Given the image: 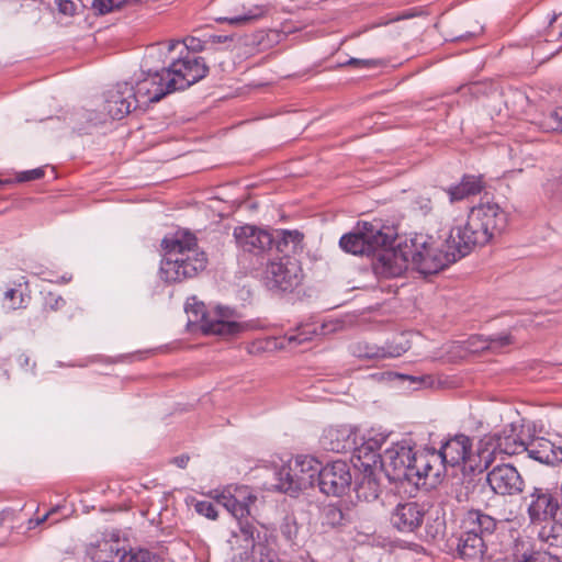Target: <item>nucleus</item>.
I'll list each match as a JSON object with an SVG mask.
<instances>
[{
	"label": "nucleus",
	"mask_w": 562,
	"mask_h": 562,
	"mask_svg": "<svg viewBox=\"0 0 562 562\" xmlns=\"http://www.w3.org/2000/svg\"><path fill=\"white\" fill-rule=\"evenodd\" d=\"M518 427L510 423L501 431L486 435L480 440V445L487 453H492V458L496 452L507 456H515L525 452L526 443L517 432Z\"/></svg>",
	"instance_id": "12"
},
{
	"label": "nucleus",
	"mask_w": 562,
	"mask_h": 562,
	"mask_svg": "<svg viewBox=\"0 0 562 562\" xmlns=\"http://www.w3.org/2000/svg\"><path fill=\"white\" fill-rule=\"evenodd\" d=\"M49 514H50V512L46 513L42 518H38V519L36 520V525H41V524H43L44 521H46V519L48 518Z\"/></svg>",
	"instance_id": "60"
},
{
	"label": "nucleus",
	"mask_w": 562,
	"mask_h": 562,
	"mask_svg": "<svg viewBox=\"0 0 562 562\" xmlns=\"http://www.w3.org/2000/svg\"><path fill=\"white\" fill-rule=\"evenodd\" d=\"M111 551H115L116 557H119V562H122V561H123V559H124V558L126 557V554H127L125 550H123V552H121V549H119V548H115V549H114L112 546H111Z\"/></svg>",
	"instance_id": "57"
},
{
	"label": "nucleus",
	"mask_w": 562,
	"mask_h": 562,
	"mask_svg": "<svg viewBox=\"0 0 562 562\" xmlns=\"http://www.w3.org/2000/svg\"><path fill=\"white\" fill-rule=\"evenodd\" d=\"M383 438L370 437L368 439L357 436L356 448L351 449L352 458L359 461V465H355L358 469L375 468L378 462L381 463L383 456L379 453Z\"/></svg>",
	"instance_id": "24"
},
{
	"label": "nucleus",
	"mask_w": 562,
	"mask_h": 562,
	"mask_svg": "<svg viewBox=\"0 0 562 562\" xmlns=\"http://www.w3.org/2000/svg\"><path fill=\"white\" fill-rule=\"evenodd\" d=\"M420 209L424 211L425 214L431 211V203L428 200L424 205L420 206Z\"/></svg>",
	"instance_id": "59"
},
{
	"label": "nucleus",
	"mask_w": 562,
	"mask_h": 562,
	"mask_svg": "<svg viewBox=\"0 0 562 562\" xmlns=\"http://www.w3.org/2000/svg\"><path fill=\"white\" fill-rule=\"evenodd\" d=\"M525 452L528 458L542 464L554 467L562 462V446L543 437H535L527 441Z\"/></svg>",
	"instance_id": "23"
},
{
	"label": "nucleus",
	"mask_w": 562,
	"mask_h": 562,
	"mask_svg": "<svg viewBox=\"0 0 562 562\" xmlns=\"http://www.w3.org/2000/svg\"><path fill=\"white\" fill-rule=\"evenodd\" d=\"M307 338H303L301 337V335H292L288 338L289 342H297V344H301L303 342L304 340H306Z\"/></svg>",
	"instance_id": "58"
},
{
	"label": "nucleus",
	"mask_w": 562,
	"mask_h": 562,
	"mask_svg": "<svg viewBox=\"0 0 562 562\" xmlns=\"http://www.w3.org/2000/svg\"><path fill=\"white\" fill-rule=\"evenodd\" d=\"M401 379H407L411 380L412 383H416L419 386L424 385L427 380H430V376L422 375V376H413V375H406V374H398Z\"/></svg>",
	"instance_id": "53"
},
{
	"label": "nucleus",
	"mask_w": 562,
	"mask_h": 562,
	"mask_svg": "<svg viewBox=\"0 0 562 562\" xmlns=\"http://www.w3.org/2000/svg\"><path fill=\"white\" fill-rule=\"evenodd\" d=\"M521 562H562V560L551 552L537 551L529 555L524 554Z\"/></svg>",
	"instance_id": "45"
},
{
	"label": "nucleus",
	"mask_w": 562,
	"mask_h": 562,
	"mask_svg": "<svg viewBox=\"0 0 562 562\" xmlns=\"http://www.w3.org/2000/svg\"><path fill=\"white\" fill-rule=\"evenodd\" d=\"M558 486L533 487L530 493V503L527 514L531 524H542L549 521H559L562 515V506Z\"/></svg>",
	"instance_id": "9"
},
{
	"label": "nucleus",
	"mask_w": 562,
	"mask_h": 562,
	"mask_svg": "<svg viewBox=\"0 0 562 562\" xmlns=\"http://www.w3.org/2000/svg\"><path fill=\"white\" fill-rule=\"evenodd\" d=\"M278 483L276 485L277 490L286 493L290 496H296L301 491V486H299V482L296 481V473L293 471L292 462L288 464H283L277 472Z\"/></svg>",
	"instance_id": "34"
},
{
	"label": "nucleus",
	"mask_w": 562,
	"mask_h": 562,
	"mask_svg": "<svg viewBox=\"0 0 562 562\" xmlns=\"http://www.w3.org/2000/svg\"><path fill=\"white\" fill-rule=\"evenodd\" d=\"M431 448H424L423 450H414L411 448V456L409 457V468H408V474L409 479H407L408 483H412L416 486L420 484V472L424 469V464L427 461V457L429 456Z\"/></svg>",
	"instance_id": "35"
},
{
	"label": "nucleus",
	"mask_w": 562,
	"mask_h": 562,
	"mask_svg": "<svg viewBox=\"0 0 562 562\" xmlns=\"http://www.w3.org/2000/svg\"><path fill=\"white\" fill-rule=\"evenodd\" d=\"M209 66L201 56H193L191 53L179 52L176 57H170L167 78L169 87L175 91L184 90L205 78L209 74Z\"/></svg>",
	"instance_id": "8"
},
{
	"label": "nucleus",
	"mask_w": 562,
	"mask_h": 562,
	"mask_svg": "<svg viewBox=\"0 0 562 562\" xmlns=\"http://www.w3.org/2000/svg\"><path fill=\"white\" fill-rule=\"evenodd\" d=\"M207 257L200 252H165L160 261L159 277L166 283H181L198 277L206 269Z\"/></svg>",
	"instance_id": "6"
},
{
	"label": "nucleus",
	"mask_w": 562,
	"mask_h": 562,
	"mask_svg": "<svg viewBox=\"0 0 562 562\" xmlns=\"http://www.w3.org/2000/svg\"><path fill=\"white\" fill-rule=\"evenodd\" d=\"M4 517L2 514H0V528L3 526Z\"/></svg>",
	"instance_id": "62"
},
{
	"label": "nucleus",
	"mask_w": 562,
	"mask_h": 562,
	"mask_svg": "<svg viewBox=\"0 0 562 562\" xmlns=\"http://www.w3.org/2000/svg\"><path fill=\"white\" fill-rule=\"evenodd\" d=\"M440 531L441 530H440V526L439 525H437V526H432V525L427 526L426 527V538L434 540V539H436L438 537Z\"/></svg>",
	"instance_id": "54"
},
{
	"label": "nucleus",
	"mask_w": 562,
	"mask_h": 562,
	"mask_svg": "<svg viewBox=\"0 0 562 562\" xmlns=\"http://www.w3.org/2000/svg\"><path fill=\"white\" fill-rule=\"evenodd\" d=\"M30 300L29 281L25 277H22L19 282H14V285L8 288L3 293V304L12 311L25 308Z\"/></svg>",
	"instance_id": "30"
},
{
	"label": "nucleus",
	"mask_w": 562,
	"mask_h": 562,
	"mask_svg": "<svg viewBox=\"0 0 562 562\" xmlns=\"http://www.w3.org/2000/svg\"><path fill=\"white\" fill-rule=\"evenodd\" d=\"M210 41L213 44L226 43L228 41L232 42L233 41V36L232 35H211L210 36Z\"/></svg>",
	"instance_id": "55"
},
{
	"label": "nucleus",
	"mask_w": 562,
	"mask_h": 562,
	"mask_svg": "<svg viewBox=\"0 0 562 562\" xmlns=\"http://www.w3.org/2000/svg\"><path fill=\"white\" fill-rule=\"evenodd\" d=\"M508 214L497 203H480L473 206L464 226L454 229L461 240L460 252L470 254L475 247L485 246L507 227Z\"/></svg>",
	"instance_id": "2"
},
{
	"label": "nucleus",
	"mask_w": 562,
	"mask_h": 562,
	"mask_svg": "<svg viewBox=\"0 0 562 562\" xmlns=\"http://www.w3.org/2000/svg\"><path fill=\"white\" fill-rule=\"evenodd\" d=\"M461 246V240L457 238L453 228L443 241L427 234L416 233L409 239L400 241L394 249L386 250L380 260L387 277L400 273L403 266L408 262H412L419 273L432 276L468 255L459 251Z\"/></svg>",
	"instance_id": "1"
},
{
	"label": "nucleus",
	"mask_w": 562,
	"mask_h": 562,
	"mask_svg": "<svg viewBox=\"0 0 562 562\" xmlns=\"http://www.w3.org/2000/svg\"><path fill=\"white\" fill-rule=\"evenodd\" d=\"M254 562H283L278 553L267 546H259L258 555H255Z\"/></svg>",
	"instance_id": "47"
},
{
	"label": "nucleus",
	"mask_w": 562,
	"mask_h": 562,
	"mask_svg": "<svg viewBox=\"0 0 562 562\" xmlns=\"http://www.w3.org/2000/svg\"><path fill=\"white\" fill-rule=\"evenodd\" d=\"M488 348H501L512 344V336L508 334L494 335L488 338Z\"/></svg>",
	"instance_id": "50"
},
{
	"label": "nucleus",
	"mask_w": 562,
	"mask_h": 562,
	"mask_svg": "<svg viewBox=\"0 0 562 562\" xmlns=\"http://www.w3.org/2000/svg\"><path fill=\"white\" fill-rule=\"evenodd\" d=\"M210 495L236 519L239 533L247 546H254L255 533L259 532L250 512V506L257 502L252 490L247 485H228L222 491H212Z\"/></svg>",
	"instance_id": "4"
},
{
	"label": "nucleus",
	"mask_w": 562,
	"mask_h": 562,
	"mask_svg": "<svg viewBox=\"0 0 562 562\" xmlns=\"http://www.w3.org/2000/svg\"><path fill=\"white\" fill-rule=\"evenodd\" d=\"M30 357L27 355H21L19 357V363L21 367H29L30 366Z\"/></svg>",
	"instance_id": "56"
},
{
	"label": "nucleus",
	"mask_w": 562,
	"mask_h": 562,
	"mask_svg": "<svg viewBox=\"0 0 562 562\" xmlns=\"http://www.w3.org/2000/svg\"><path fill=\"white\" fill-rule=\"evenodd\" d=\"M198 239L194 234L189 231H177L172 236H165L161 240V248L165 252H199Z\"/></svg>",
	"instance_id": "28"
},
{
	"label": "nucleus",
	"mask_w": 562,
	"mask_h": 562,
	"mask_svg": "<svg viewBox=\"0 0 562 562\" xmlns=\"http://www.w3.org/2000/svg\"><path fill=\"white\" fill-rule=\"evenodd\" d=\"M293 471L296 473V481L302 491L318 484L322 463L310 456H299L292 462Z\"/></svg>",
	"instance_id": "27"
},
{
	"label": "nucleus",
	"mask_w": 562,
	"mask_h": 562,
	"mask_svg": "<svg viewBox=\"0 0 562 562\" xmlns=\"http://www.w3.org/2000/svg\"><path fill=\"white\" fill-rule=\"evenodd\" d=\"M559 38H562V30L559 32Z\"/></svg>",
	"instance_id": "64"
},
{
	"label": "nucleus",
	"mask_w": 562,
	"mask_h": 562,
	"mask_svg": "<svg viewBox=\"0 0 562 562\" xmlns=\"http://www.w3.org/2000/svg\"><path fill=\"white\" fill-rule=\"evenodd\" d=\"M473 441L472 438L464 434L448 435L441 441L440 448L437 452L440 454L446 468H456L463 465L464 470L468 469L472 473H482L493 463L492 453H487L479 445L477 452L472 453Z\"/></svg>",
	"instance_id": "5"
},
{
	"label": "nucleus",
	"mask_w": 562,
	"mask_h": 562,
	"mask_svg": "<svg viewBox=\"0 0 562 562\" xmlns=\"http://www.w3.org/2000/svg\"><path fill=\"white\" fill-rule=\"evenodd\" d=\"M177 45H180V40L159 42L148 46L142 60V72L167 75L170 57H176L173 53L177 49Z\"/></svg>",
	"instance_id": "18"
},
{
	"label": "nucleus",
	"mask_w": 562,
	"mask_h": 562,
	"mask_svg": "<svg viewBox=\"0 0 562 562\" xmlns=\"http://www.w3.org/2000/svg\"><path fill=\"white\" fill-rule=\"evenodd\" d=\"M66 305L64 297L57 293L48 292L44 297V308L53 312L59 311Z\"/></svg>",
	"instance_id": "46"
},
{
	"label": "nucleus",
	"mask_w": 562,
	"mask_h": 562,
	"mask_svg": "<svg viewBox=\"0 0 562 562\" xmlns=\"http://www.w3.org/2000/svg\"><path fill=\"white\" fill-rule=\"evenodd\" d=\"M405 351L404 348H395L393 351L371 345L367 341H359L352 345L351 352L355 357L360 359H383L387 357H398Z\"/></svg>",
	"instance_id": "32"
},
{
	"label": "nucleus",
	"mask_w": 562,
	"mask_h": 562,
	"mask_svg": "<svg viewBox=\"0 0 562 562\" xmlns=\"http://www.w3.org/2000/svg\"><path fill=\"white\" fill-rule=\"evenodd\" d=\"M44 176H45L44 167H38L35 169L21 171L16 175L15 178L0 180V188L3 186H7V184L30 182V181L38 180V179H42Z\"/></svg>",
	"instance_id": "39"
},
{
	"label": "nucleus",
	"mask_w": 562,
	"mask_h": 562,
	"mask_svg": "<svg viewBox=\"0 0 562 562\" xmlns=\"http://www.w3.org/2000/svg\"><path fill=\"white\" fill-rule=\"evenodd\" d=\"M428 506L415 501L398 503L391 513V525L403 533H415L422 528Z\"/></svg>",
	"instance_id": "13"
},
{
	"label": "nucleus",
	"mask_w": 562,
	"mask_h": 562,
	"mask_svg": "<svg viewBox=\"0 0 562 562\" xmlns=\"http://www.w3.org/2000/svg\"><path fill=\"white\" fill-rule=\"evenodd\" d=\"M304 234L297 229H276L273 234V246L280 254L279 258H297L304 248Z\"/></svg>",
	"instance_id": "26"
},
{
	"label": "nucleus",
	"mask_w": 562,
	"mask_h": 562,
	"mask_svg": "<svg viewBox=\"0 0 562 562\" xmlns=\"http://www.w3.org/2000/svg\"><path fill=\"white\" fill-rule=\"evenodd\" d=\"M483 189L482 176L464 175L461 181L446 190L451 203L480 193Z\"/></svg>",
	"instance_id": "29"
},
{
	"label": "nucleus",
	"mask_w": 562,
	"mask_h": 562,
	"mask_svg": "<svg viewBox=\"0 0 562 562\" xmlns=\"http://www.w3.org/2000/svg\"><path fill=\"white\" fill-rule=\"evenodd\" d=\"M539 531V539L551 548H562V525L561 521H549Z\"/></svg>",
	"instance_id": "38"
},
{
	"label": "nucleus",
	"mask_w": 562,
	"mask_h": 562,
	"mask_svg": "<svg viewBox=\"0 0 562 562\" xmlns=\"http://www.w3.org/2000/svg\"><path fill=\"white\" fill-rule=\"evenodd\" d=\"M134 87L128 82L117 83L105 93L104 111L113 119L121 120L138 108Z\"/></svg>",
	"instance_id": "17"
},
{
	"label": "nucleus",
	"mask_w": 562,
	"mask_h": 562,
	"mask_svg": "<svg viewBox=\"0 0 562 562\" xmlns=\"http://www.w3.org/2000/svg\"><path fill=\"white\" fill-rule=\"evenodd\" d=\"M194 509L198 514L215 520L217 518V510L215 509L213 503L209 501H199L194 504Z\"/></svg>",
	"instance_id": "48"
},
{
	"label": "nucleus",
	"mask_w": 562,
	"mask_h": 562,
	"mask_svg": "<svg viewBox=\"0 0 562 562\" xmlns=\"http://www.w3.org/2000/svg\"><path fill=\"white\" fill-rule=\"evenodd\" d=\"M533 123L546 133H562V106H557L550 110L548 114H542Z\"/></svg>",
	"instance_id": "36"
},
{
	"label": "nucleus",
	"mask_w": 562,
	"mask_h": 562,
	"mask_svg": "<svg viewBox=\"0 0 562 562\" xmlns=\"http://www.w3.org/2000/svg\"><path fill=\"white\" fill-rule=\"evenodd\" d=\"M352 482L351 465L346 461L336 460L322 465L317 486L326 496L342 497L350 492Z\"/></svg>",
	"instance_id": "10"
},
{
	"label": "nucleus",
	"mask_w": 562,
	"mask_h": 562,
	"mask_svg": "<svg viewBox=\"0 0 562 562\" xmlns=\"http://www.w3.org/2000/svg\"><path fill=\"white\" fill-rule=\"evenodd\" d=\"M382 65L381 59L375 58H368V59H361V58H350L346 63L342 64V66H352V67H361V68H373Z\"/></svg>",
	"instance_id": "49"
},
{
	"label": "nucleus",
	"mask_w": 562,
	"mask_h": 562,
	"mask_svg": "<svg viewBox=\"0 0 562 562\" xmlns=\"http://www.w3.org/2000/svg\"><path fill=\"white\" fill-rule=\"evenodd\" d=\"M186 312L194 316L193 322L199 323L200 327L202 326V315H210L211 313L206 310L205 304L198 301L195 296L188 299L186 303ZM190 322H192V319H190Z\"/></svg>",
	"instance_id": "41"
},
{
	"label": "nucleus",
	"mask_w": 562,
	"mask_h": 562,
	"mask_svg": "<svg viewBox=\"0 0 562 562\" xmlns=\"http://www.w3.org/2000/svg\"><path fill=\"white\" fill-rule=\"evenodd\" d=\"M397 233L393 226L382 224L381 221L358 222L352 232L344 234L339 246L352 255L376 256L375 269L383 273L381 256L386 250L394 249Z\"/></svg>",
	"instance_id": "3"
},
{
	"label": "nucleus",
	"mask_w": 562,
	"mask_h": 562,
	"mask_svg": "<svg viewBox=\"0 0 562 562\" xmlns=\"http://www.w3.org/2000/svg\"><path fill=\"white\" fill-rule=\"evenodd\" d=\"M233 236L243 251L252 255H261L273 247V234L254 225L235 227Z\"/></svg>",
	"instance_id": "15"
},
{
	"label": "nucleus",
	"mask_w": 562,
	"mask_h": 562,
	"mask_svg": "<svg viewBox=\"0 0 562 562\" xmlns=\"http://www.w3.org/2000/svg\"><path fill=\"white\" fill-rule=\"evenodd\" d=\"M558 19V14H553V16L551 18L550 22H549V25L551 26L553 24V22H555Z\"/></svg>",
	"instance_id": "61"
},
{
	"label": "nucleus",
	"mask_w": 562,
	"mask_h": 562,
	"mask_svg": "<svg viewBox=\"0 0 562 562\" xmlns=\"http://www.w3.org/2000/svg\"><path fill=\"white\" fill-rule=\"evenodd\" d=\"M560 50H562V46H560V47H559L554 53H552L551 55L553 56V55L558 54Z\"/></svg>",
	"instance_id": "63"
},
{
	"label": "nucleus",
	"mask_w": 562,
	"mask_h": 562,
	"mask_svg": "<svg viewBox=\"0 0 562 562\" xmlns=\"http://www.w3.org/2000/svg\"><path fill=\"white\" fill-rule=\"evenodd\" d=\"M353 491L359 501L373 502L381 493V484L375 468L362 469L353 474Z\"/></svg>",
	"instance_id": "25"
},
{
	"label": "nucleus",
	"mask_w": 562,
	"mask_h": 562,
	"mask_svg": "<svg viewBox=\"0 0 562 562\" xmlns=\"http://www.w3.org/2000/svg\"><path fill=\"white\" fill-rule=\"evenodd\" d=\"M177 48H180L179 52H182V55L186 53H192L193 56H198L196 53L202 52L205 48V42L191 36L180 41V45H177Z\"/></svg>",
	"instance_id": "43"
},
{
	"label": "nucleus",
	"mask_w": 562,
	"mask_h": 562,
	"mask_svg": "<svg viewBox=\"0 0 562 562\" xmlns=\"http://www.w3.org/2000/svg\"><path fill=\"white\" fill-rule=\"evenodd\" d=\"M486 481L492 491L501 496L517 495L524 490V480L512 464L496 465L487 473Z\"/></svg>",
	"instance_id": "16"
},
{
	"label": "nucleus",
	"mask_w": 562,
	"mask_h": 562,
	"mask_svg": "<svg viewBox=\"0 0 562 562\" xmlns=\"http://www.w3.org/2000/svg\"><path fill=\"white\" fill-rule=\"evenodd\" d=\"M235 311L229 307L216 306L210 315H202L201 331L204 335H215L231 338L247 329L244 323L233 321Z\"/></svg>",
	"instance_id": "11"
},
{
	"label": "nucleus",
	"mask_w": 562,
	"mask_h": 562,
	"mask_svg": "<svg viewBox=\"0 0 562 562\" xmlns=\"http://www.w3.org/2000/svg\"><path fill=\"white\" fill-rule=\"evenodd\" d=\"M447 468L442 462L440 454L436 448H431L427 461L424 464V469L420 472L422 480H430V484L434 485L441 481L446 475Z\"/></svg>",
	"instance_id": "33"
},
{
	"label": "nucleus",
	"mask_w": 562,
	"mask_h": 562,
	"mask_svg": "<svg viewBox=\"0 0 562 562\" xmlns=\"http://www.w3.org/2000/svg\"><path fill=\"white\" fill-rule=\"evenodd\" d=\"M124 5V0H93L91 8L99 15L108 14L114 10H119Z\"/></svg>",
	"instance_id": "42"
},
{
	"label": "nucleus",
	"mask_w": 562,
	"mask_h": 562,
	"mask_svg": "<svg viewBox=\"0 0 562 562\" xmlns=\"http://www.w3.org/2000/svg\"><path fill=\"white\" fill-rule=\"evenodd\" d=\"M304 273L299 258H278L268 263L265 284L274 294L292 293L303 282Z\"/></svg>",
	"instance_id": "7"
},
{
	"label": "nucleus",
	"mask_w": 562,
	"mask_h": 562,
	"mask_svg": "<svg viewBox=\"0 0 562 562\" xmlns=\"http://www.w3.org/2000/svg\"><path fill=\"white\" fill-rule=\"evenodd\" d=\"M411 446L395 443L387 448L381 459V469L391 483H403L409 479Z\"/></svg>",
	"instance_id": "14"
},
{
	"label": "nucleus",
	"mask_w": 562,
	"mask_h": 562,
	"mask_svg": "<svg viewBox=\"0 0 562 562\" xmlns=\"http://www.w3.org/2000/svg\"><path fill=\"white\" fill-rule=\"evenodd\" d=\"M283 539L291 546H299L301 526L293 514L285 515L279 527Z\"/></svg>",
	"instance_id": "37"
},
{
	"label": "nucleus",
	"mask_w": 562,
	"mask_h": 562,
	"mask_svg": "<svg viewBox=\"0 0 562 562\" xmlns=\"http://www.w3.org/2000/svg\"><path fill=\"white\" fill-rule=\"evenodd\" d=\"M127 562H164V560L158 553L147 549H138L137 551L130 552Z\"/></svg>",
	"instance_id": "44"
},
{
	"label": "nucleus",
	"mask_w": 562,
	"mask_h": 562,
	"mask_svg": "<svg viewBox=\"0 0 562 562\" xmlns=\"http://www.w3.org/2000/svg\"><path fill=\"white\" fill-rule=\"evenodd\" d=\"M190 460L189 454H180L175 458H172L171 463L177 465L180 469H184L188 465V462Z\"/></svg>",
	"instance_id": "52"
},
{
	"label": "nucleus",
	"mask_w": 562,
	"mask_h": 562,
	"mask_svg": "<svg viewBox=\"0 0 562 562\" xmlns=\"http://www.w3.org/2000/svg\"><path fill=\"white\" fill-rule=\"evenodd\" d=\"M145 75L146 77L138 80L134 87V95L138 106L159 102L167 94L175 92V89L169 87L167 75Z\"/></svg>",
	"instance_id": "19"
},
{
	"label": "nucleus",
	"mask_w": 562,
	"mask_h": 562,
	"mask_svg": "<svg viewBox=\"0 0 562 562\" xmlns=\"http://www.w3.org/2000/svg\"><path fill=\"white\" fill-rule=\"evenodd\" d=\"M357 430L351 426L330 427L321 438L322 447L336 453L350 452L356 448Z\"/></svg>",
	"instance_id": "22"
},
{
	"label": "nucleus",
	"mask_w": 562,
	"mask_h": 562,
	"mask_svg": "<svg viewBox=\"0 0 562 562\" xmlns=\"http://www.w3.org/2000/svg\"><path fill=\"white\" fill-rule=\"evenodd\" d=\"M499 525H502L501 520H497L482 509L475 508L469 509L461 520L462 530L477 533L487 541L494 536Z\"/></svg>",
	"instance_id": "21"
},
{
	"label": "nucleus",
	"mask_w": 562,
	"mask_h": 562,
	"mask_svg": "<svg viewBox=\"0 0 562 562\" xmlns=\"http://www.w3.org/2000/svg\"><path fill=\"white\" fill-rule=\"evenodd\" d=\"M322 526L341 528L351 522L350 509L342 504H327L321 510Z\"/></svg>",
	"instance_id": "31"
},
{
	"label": "nucleus",
	"mask_w": 562,
	"mask_h": 562,
	"mask_svg": "<svg viewBox=\"0 0 562 562\" xmlns=\"http://www.w3.org/2000/svg\"><path fill=\"white\" fill-rule=\"evenodd\" d=\"M488 541L477 533L462 530L459 536L448 540L450 549H454L458 557L469 562H482L485 559Z\"/></svg>",
	"instance_id": "20"
},
{
	"label": "nucleus",
	"mask_w": 562,
	"mask_h": 562,
	"mask_svg": "<svg viewBox=\"0 0 562 562\" xmlns=\"http://www.w3.org/2000/svg\"><path fill=\"white\" fill-rule=\"evenodd\" d=\"M60 13L66 15H74L76 12V3L71 0H56Z\"/></svg>",
	"instance_id": "51"
},
{
	"label": "nucleus",
	"mask_w": 562,
	"mask_h": 562,
	"mask_svg": "<svg viewBox=\"0 0 562 562\" xmlns=\"http://www.w3.org/2000/svg\"><path fill=\"white\" fill-rule=\"evenodd\" d=\"M265 12L266 11H265L263 7L257 5L254 9H250L243 14L235 15L232 18H218L217 21L218 22L225 21L231 24H244V23H248V22H251V21H255V20L261 18L265 14Z\"/></svg>",
	"instance_id": "40"
}]
</instances>
